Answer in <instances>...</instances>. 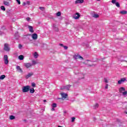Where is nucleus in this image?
<instances>
[{
    "label": "nucleus",
    "mask_w": 127,
    "mask_h": 127,
    "mask_svg": "<svg viewBox=\"0 0 127 127\" xmlns=\"http://www.w3.org/2000/svg\"><path fill=\"white\" fill-rule=\"evenodd\" d=\"M29 90H30V87L29 85L24 86L22 88L23 93H27Z\"/></svg>",
    "instance_id": "f257e3e1"
},
{
    "label": "nucleus",
    "mask_w": 127,
    "mask_h": 127,
    "mask_svg": "<svg viewBox=\"0 0 127 127\" xmlns=\"http://www.w3.org/2000/svg\"><path fill=\"white\" fill-rule=\"evenodd\" d=\"M3 50L7 52H9L10 48H9V45L8 44H4Z\"/></svg>",
    "instance_id": "f03ea898"
},
{
    "label": "nucleus",
    "mask_w": 127,
    "mask_h": 127,
    "mask_svg": "<svg viewBox=\"0 0 127 127\" xmlns=\"http://www.w3.org/2000/svg\"><path fill=\"white\" fill-rule=\"evenodd\" d=\"M3 59L4 60V64L7 65V64H8V57L7 55H4Z\"/></svg>",
    "instance_id": "7ed1b4c3"
},
{
    "label": "nucleus",
    "mask_w": 127,
    "mask_h": 127,
    "mask_svg": "<svg viewBox=\"0 0 127 127\" xmlns=\"http://www.w3.org/2000/svg\"><path fill=\"white\" fill-rule=\"evenodd\" d=\"M73 58L74 59H75V60H77V59H81L83 60V57H81V56H80V55H75L73 56Z\"/></svg>",
    "instance_id": "20e7f679"
},
{
    "label": "nucleus",
    "mask_w": 127,
    "mask_h": 127,
    "mask_svg": "<svg viewBox=\"0 0 127 127\" xmlns=\"http://www.w3.org/2000/svg\"><path fill=\"white\" fill-rule=\"evenodd\" d=\"M117 1V0H112V2L113 3V4H116V6H117V7H120V3H119V2H116Z\"/></svg>",
    "instance_id": "39448f33"
},
{
    "label": "nucleus",
    "mask_w": 127,
    "mask_h": 127,
    "mask_svg": "<svg viewBox=\"0 0 127 127\" xmlns=\"http://www.w3.org/2000/svg\"><path fill=\"white\" fill-rule=\"evenodd\" d=\"M80 16H81V15H80V14H79V13L76 12L74 16L73 17V18L74 19H79V18H80Z\"/></svg>",
    "instance_id": "423d86ee"
},
{
    "label": "nucleus",
    "mask_w": 127,
    "mask_h": 127,
    "mask_svg": "<svg viewBox=\"0 0 127 127\" xmlns=\"http://www.w3.org/2000/svg\"><path fill=\"white\" fill-rule=\"evenodd\" d=\"M125 81H127V78H121V80L118 81L119 85H121V84H122V83H124V82H125Z\"/></svg>",
    "instance_id": "0eeeda50"
},
{
    "label": "nucleus",
    "mask_w": 127,
    "mask_h": 127,
    "mask_svg": "<svg viewBox=\"0 0 127 127\" xmlns=\"http://www.w3.org/2000/svg\"><path fill=\"white\" fill-rule=\"evenodd\" d=\"M24 66L26 67V68L28 69V68H30V67L32 66V64L30 63H26L24 64Z\"/></svg>",
    "instance_id": "6e6552de"
},
{
    "label": "nucleus",
    "mask_w": 127,
    "mask_h": 127,
    "mask_svg": "<svg viewBox=\"0 0 127 127\" xmlns=\"http://www.w3.org/2000/svg\"><path fill=\"white\" fill-rule=\"evenodd\" d=\"M71 87V85H67L66 86H64L63 88H61V90L65 89V90H69L70 89V87Z\"/></svg>",
    "instance_id": "1a4fd4ad"
},
{
    "label": "nucleus",
    "mask_w": 127,
    "mask_h": 127,
    "mask_svg": "<svg viewBox=\"0 0 127 127\" xmlns=\"http://www.w3.org/2000/svg\"><path fill=\"white\" fill-rule=\"evenodd\" d=\"M61 95L63 99H66L67 97L68 96V94L64 93H61Z\"/></svg>",
    "instance_id": "9d476101"
},
{
    "label": "nucleus",
    "mask_w": 127,
    "mask_h": 127,
    "mask_svg": "<svg viewBox=\"0 0 127 127\" xmlns=\"http://www.w3.org/2000/svg\"><path fill=\"white\" fill-rule=\"evenodd\" d=\"M31 76H33V72L28 73V74L26 75L25 78L26 79H28V78H30V77H31Z\"/></svg>",
    "instance_id": "9b49d317"
},
{
    "label": "nucleus",
    "mask_w": 127,
    "mask_h": 127,
    "mask_svg": "<svg viewBox=\"0 0 127 127\" xmlns=\"http://www.w3.org/2000/svg\"><path fill=\"white\" fill-rule=\"evenodd\" d=\"M16 69L17 70L18 72H20V73H22V69L20 68V66H19V65H17L16 67Z\"/></svg>",
    "instance_id": "f8f14e48"
},
{
    "label": "nucleus",
    "mask_w": 127,
    "mask_h": 127,
    "mask_svg": "<svg viewBox=\"0 0 127 127\" xmlns=\"http://www.w3.org/2000/svg\"><path fill=\"white\" fill-rule=\"evenodd\" d=\"M84 2V0H75V3L77 4V3H83Z\"/></svg>",
    "instance_id": "ddd939ff"
},
{
    "label": "nucleus",
    "mask_w": 127,
    "mask_h": 127,
    "mask_svg": "<svg viewBox=\"0 0 127 127\" xmlns=\"http://www.w3.org/2000/svg\"><path fill=\"white\" fill-rule=\"evenodd\" d=\"M32 37L33 39L36 40V39H37V34H33L32 35Z\"/></svg>",
    "instance_id": "4468645a"
},
{
    "label": "nucleus",
    "mask_w": 127,
    "mask_h": 127,
    "mask_svg": "<svg viewBox=\"0 0 127 127\" xmlns=\"http://www.w3.org/2000/svg\"><path fill=\"white\" fill-rule=\"evenodd\" d=\"M125 90H126V89H125L124 87H121V88L119 89V92H120V93H123L124 92H125Z\"/></svg>",
    "instance_id": "2eb2a0df"
},
{
    "label": "nucleus",
    "mask_w": 127,
    "mask_h": 127,
    "mask_svg": "<svg viewBox=\"0 0 127 127\" xmlns=\"http://www.w3.org/2000/svg\"><path fill=\"white\" fill-rule=\"evenodd\" d=\"M28 28L29 29L30 32L33 33L34 31H33V27L31 26H28Z\"/></svg>",
    "instance_id": "dca6fc26"
},
{
    "label": "nucleus",
    "mask_w": 127,
    "mask_h": 127,
    "mask_svg": "<svg viewBox=\"0 0 127 127\" xmlns=\"http://www.w3.org/2000/svg\"><path fill=\"white\" fill-rule=\"evenodd\" d=\"M15 37L16 39H18V38H19V35L18 34V32H16V33H15Z\"/></svg>",
    "instance_id": "f3484780"
},
{
    "label": "nucleus",
    "mask_w": 127,
    "mask_h": 127,
    "mask_svg": "<svg viewBox=\"0 0 127 127\" xmlns=\"http://www.w3.org/2000/svg\"><path fill=\"white\" fill-rule=\"evenodd\" d=\"M53 27H54V29H55V30L56 31H58L59 29H58V27H56V25H55V24H54L53 25Z\"/></svg>",
    "instance_id": "a211bd4d"
},
{
    "label": "nucleus",
    "mask_w": 127,
    "mask_h": 127,
    "mask_svg": "<svg viewBox=\"0 0 127 127\" xmlns=\"http://www.w3.org/2000/svg\"><path fill=\"white\" fill-rule=\"evenodd\" d=\"M30 92L31 93V94H33V93H34V92H35V90H34V88H30Z\"/></svg>",
    "instance_id": "6ab92c4d"
},
{
    "label": "nucleus",
    "mask_w": 127,
    "mask_h": 127,
    "mask_svg": "<svg viewBox=\"0 0 127 127\" xmlns=\"http://www.w3.org/2000/svg\"><path fill=\"white\" fill-rule=\"evenodd\" d=\"M120 13H121V14H127V11L126 10H122L120 11Z\"/></svg>",
    "instance_id": "aec40b11"
},
{
    "label": "nucleus",
    "mask_w": 127,
    "mask_h": 127,
    "mask_svg": "<svg viewBox=\"0 0 127 127\" xmlns=\"http://www.w3.org/2000/svg\"><path fill=\"white\" fill-rule=\"evenodd\" d=\"M3 3L5 5H7V6H8V5H9V2L6 1H4Z\"/></svg>",
    "instance_id": "412c9836"
},
{
    "label": "nucleus",
    "mask_w": 127,
    "mask_h": 127,
    "mask_svg": "<svg viewBox=\"0 0 127 127\" xmlns=\"http://www.w3.org/2000/svg\"><path fill=\"white\" fill-rule=\"evenodd\" d=\"M34 57L36 59V58H37L38 57V54H37V52H35V53L34 54Z\"/></svg>",
    "instance_id": "4be33fe9"
},
{
    "label": "nucleus",
    "mask_w": 127,
    "mask_h": 127,
    "mask_svg": "<svg viewBox=\"0 0 127 127\" xmlns=\"http://www.w3.org/2000/svg\"><path fill=\"white\" fill-rule=\"evenodd\" d=\"M14 119H15V117L14 116H13V115L10 116V117H9L10 120H14Z\"/></svg>",
    "instance_id": "5701e85b"
},
{
    "label": "nucleus",
    "mask_w": 127,
    "mask_h": 127,
    "mask_svg": "<svg viewBox=\"0 0 127 127\" xmlns=\"http://www.w3.org/2000/svg\"><path fill=\"white\" fill-rule=\"evenodd\" d=\"M18 58H19V60H22L24 58V57L23 55H20L18 57Z\"/></svg>",
    "instance_id": "b1692460"
},
{
    "label": "nucleus",
    "mask_w": 127,
    "mask_h": 127,
    "mask_svg": "<svg viewBox=\"0 0 127 127\" xmlns=\"http://www.w3.org/2000/svg\"><path fill=\"white\" fill-rule=\"evenodd\" d=\"M93 17H94L95 18H98V17H99V14H94L93 15Z\"/></svg>",
    "instance_id": "393cba45"
},
{
    "label": "nucleus",
    "mask_w": 127,
    "mask_h": 127,
    "mask_svg": "<svg viewBox=\"0 0 127 127\" xmlns=\"http://www.w3.org/2000/svg\"><path fill=\"white\" fill-rule=\"evenodd\" d=\"M5 78V75H1L0 76V80H3L4 78Z\"/></svg>",
    "instance_id": "a878e982"
},
{
    "label": "nucleus",
    "mask_w": 127,
    "mask_h": 127,
    "mask_svg": "<svg viewBox=\"0 0 127 127\" xmlns=\"http://www.w3.org/2000/svg\"><path fill=\"white\" fill-rule=\"evenodd\" d=\"M52 108H56V107H57V104L56 103H53L52 105Z\"/></svg>",
    "instance_id": "bb28decb"
},
{
    "label": "nucleus",
    "mask_w": 127,
    "mask_h": 127,
    "mask_svg": "<svg viewBox=\"0 0 127 127\" xmlns=\"http://www.w3.org/2000/svg\"><path fill=\"white\" fill-rule=\"evenodd\" d=\"M99 107V104L98 103H96L94 106V109H97Z\"/></svg>",
    "instance_id": "cd10ccee"
},
{
    "label": "nucleus",
    "mask_w": 127,
    "mask_h": 127,
    "mask_svg": "<svg viewBox=\"0 0 127 127\" xmlns=\"http://www.w3.org/2000/svg\"><path fill=\"white\" fill-rule=\"evenodd\" d=\"M32 65H35L36 64H37V63L34 60L32 61Z\"/></svg>",
    "instance_id": "c85d7f7f"
},
{
    "label": "nucleus",
    "mask_w": 127,
    "mask_h": 127,
    "mask_svg": "<svg viewBox=\"0 0 127 127\" xmlns=\"http://www.w3.org/2000/svg\"><path fill=\"white\" fill-rule=\"evenodd\" d=\"M0 8H1V9L2 10H3V11L5 10V7H4V6H1L0 7Z\"/></svg>",
    "instance_id": "c756f323"
},
{
    "label": "nucleus",
    "mask_w": 127,
    "mask_h": 127,
    "mask_svg": "<svg viewBox=\"0 0 127 127\" xmlns=\"http://www.w3.org/2000/svg\"><path fill=\"white\" fill-rule=\"evenodd\" d=\"M31 85H32V86H33V88H35V87H36L35 83L32 82V83H31Z\"/></svg>",
    "instance_id": "7c9ffc66"
},
{
    "label": "nucleus",
    "mask_w": 127,
    "mask_h": 127,
    "mask_svg": "<svg viewBox=\"0 0 127 127\" xmlns=\"http://www.w3.org/2000/svg\"><path fill=\"white\" fill-rule=\"evenodd\" d=\"M123 96H127V91H125L122 93Z\"/></svg>",
    "instance_id": "2f4dec72"
},
{
    "label": "nucleus",
    "mask_w": 127,
    "mask_h": 127,
    "mask_svg": "<svg viewBox=\"0 0 127 127\" xmlns=\"http://www.w3.org/2000/svg\"><path fill=\"white\" fill-rule=\"evenodd\" d=\"M60 15H61V12H58V13H57V16H60Z\"/></svg>",
    "instance_id": "473e14b6"
},
{
    "label": "nucleus",
    "mask_w": 127,
    "mask_h": 127,
    "mask_svg": "<svg viewBox=\"0 0 127 127\" xmlns=\"http://www.w3.org/2000/svg\"><path fill=\"white\" fill-rule=\"evenodd\" d=\"M26 3L27 5H30V1H27L26 2Z\"/></svg>",
    "instance_id": "72a5a7b5"
},
{
    "label": "nucleus",
    "mask_w": 127,
    "mask_h": 127,
    "mask_svg": "<svg viewBox=\"0 0 127 127\" xmlns=\"http://www.w3.org/2000/svg\"><path fill=\"white\" fill-rule=\"evenodd\" d=\"M40 9H41V10H44L45 9V8L43 7H39Z\"/></svg>",
    "instance_id": "f704fd0d"
},
{
    "label": "nucleus",
    "mask_w": 127,
    "mask_h": 127,
    "mask_svg": "<svg viewBox=\"0 0 127 127\" xmlns=\"http://www.w3.org/2000/svg\"><path fill=\"white\" fill-rule=\"evenodd\" d=\"M74 121H75V117L71 118V122L73 123Z\"/></svg>",
    "instance_id": "c9c22d12"
},
{
    "label": "nucleus",
    "mask_w": 127,
    "mask_h": 127,
    "mask_svg": "<svg viewBox=\"0 0 127 127\" xmlns=\"http://www.w3.org/2000/svg\"><path fill=\"white\" fill-rule=\"evenodd\" d=\"M18 48L19 49H21V48H22V45H21V44H19L18 46Z\"/></svg>",
    "instance_id": "e433bc0d"
},
{
    "label": "nucleus",
    "mask_w": 127,
    "mask_h": 127,
    "mask_svg": "<svg viewBox=\"0 0 127 127\" xmlns=\"http://www.w3.org/2000/svg\"><path fill=\"white\" fill-rule=\"evenodd\" d=\"M104 82H105V83H109V81L107 78H104Z\"/></svg>",
    "instance_id": "4c0bfd02"
},
{
    "label": "nucleus",
    "mask_w": 127,
    "mask_h": 127,
    "mask_svg": "<svg viewBox=\"0 0 127 127\" xmlns=\"http://www.w3.org/2000/svg\"><path fill=\"white\" fill-rule=\"evenodd\" d=\"M26 20H27V21H29V20H30V18H29V17H27V18H26Z\"/></svg>",
    "instance_id": "58836bf2"
},
{
    "label": "nucleus",
    "mask_w": 127,
    "mask_h": 127,
    "mask_svg": "<svg viewBox=\"0 0 127 127\" xmlns=\"http://www.w3.org/2000/svg\"><path fill=\"white\" fill-rule=\"evenodd\" d=\"M64 49L65 50H67V49H68V47L66 46H64Z\"/></svg>",
    "instance_id": "ea45409f"
},
{
    "label": "nucleus",
    "mask_w": 127,
    "mask_h": 127,
    "mask_svg": "<svg viewBox=\"0 0 127 127\" xmlns=\"http://www.w3.org/2000/svg\"><path fill=\"white\" fill-rule=\"evenodd\" d=\"M17 2L19 4H20V0H16Z\"/></svg>",
    "instance_id": "a19ab883"
},
{
    "label": "nucleus",
    "mask_w": 127,
    "mask_h": 127,
    "mask_svg": "<svg viewBox=\"0 0 127 127\" xmlns=\"http://www.w3.org/2000/svg\"><path fill=\"white\" fill-rule=\"evenodd\" d=\"M27 4H26V2H23V5H26Z\"/></svg>",
    "instance_id": "79ce46f5"
},
{
    "label": "nucleus",
    "mask_w": 127,
    "mask_h": 127,
    "mask_svg": "<svg viewBox=\"0 0 127 127\" xmlns=\"http://www.w3.org/2000/svg\"><path fill=\"white\" fill-rule=\"evenodd\" d=\"M108 86L109 85L108 84H106V85L105 86V89H108Z\"/></svg>",
    "instance_id": "37998d69"
},
{
    "label": "nucleus",
    "mask_w": 127,
    "mask_h": 127,
    "mask_svg": "<svg viewBox=\"0 0 127 127\" xmlns=\"http://www.w3.org/2000/svg\"><path fill=\"white\" fill-rule=\"evenodd\" d=\"M60 46L64 47V45L63 44H60Z\"/></svg>",
    "instance_id": "c03bdc74"
},
{
    "label": "nucleus",
    "mask_w": 127,
    "mask_h": 127,
    "mask_svg": "<svg viewBox=\"0 0 127 127\" xmlns=\"http://www.w3.org/2000/svg\"><path fill=\"white\" fill-rule=\"evenodd\" d=\"M51 111H55V109H54V108L53 107V108L51 109Z\"/></svg>",
    "instance_id": "a18cd8bd"
},
{
    "label": "nucleus",
    "mask_w": 127,
    "mask_h": 127,
    "mask_svg": "<svg viewBox=\"0 0 127 127\" xmlns=\"http://www.w3.org/2000/svg\"><path fill=\"white\" fill-rule=\"evenodd\" d=\"M46 102V100H44V102L45 103Z\"/></svg>",
    "instance_id": "49530a36"
},
{
    "label": "nucleus",
    "mask_w": 127,
    "mask_h": 127,
    "mask_svg": "<svg viewBox=\"0 0 127 127\" xmlns=\"http://www.w3.org/2000/svg\"><path fill=\"white\" fill-rule=\"evenodd\" d=\"M97 0L98 1H100V0Z\"/></svg>",
    "instance_id": "de8ad7c7"
},
{
    "label": "nucleus",
    "mask_w": 127,
    "mask_h": 127,
    "mask_svg": "<svg viewBox=\"0 0 127 127\" xmlns=\"http://www.w3.org/2000/svg\"><path fill=\"white\" fill-rule=\"evenodd\" d=\"M58 127H62V126H58Z\"/></svg>",
    "instance_id": "09e8293b"
},
{
    "label": "nucleus",
    "mask_w": 127,
    "mask_h": 127,
    "mask_svg": "<svg viewBox=\"0 0 127 127\" xmlns=\"http://www.w3.org/2000/svg\"><path fill=\"white\" fill-rule=\"evenodd\" d=\"M84 77H81V79H83Z\"/></svg>",
    "instance_id": "8fccbe9b"
}]
</instances>
